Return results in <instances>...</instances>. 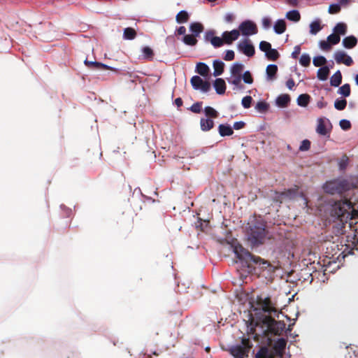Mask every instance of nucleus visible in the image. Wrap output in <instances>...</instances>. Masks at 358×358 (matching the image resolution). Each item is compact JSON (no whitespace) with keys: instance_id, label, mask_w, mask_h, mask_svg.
Segmentation results:
<instances>
[{"instance_id":"obj_23","label":"nucleus","mask_w":358,"mask_h":358,"mask_svg":"<svg viewBox=\"0 0 358 358\" xmlns=\"http://www.w3.org/2000/svg\"><path fill=\"white\" fill-rule=\"evenodd\" d=\"M316 131L317 134L322 136H325L329 133V131L326 127L325 121L322 117L317 120Z\"/></svg>"},{"instance_id":"obj_52","label":"nucleus","mask_w":358,"mask_h":358,"mask_svg":"<svg viewBox=\"0 0 358 358\" xmlns=\"http://www.w3.org/2000/svg\"><path fill=\"white\" fill-rule=\"evenodd\" d=\"M297 189H289L283 192L280 193L282 197L292 198L296 194Z\"/></svg>"},{"instance_id":"obj_35","label":"nucleus","mask_w":358,"mask_h":358,"mask_svg":"<svg viewBox=\"0 0 358 358\" xmlns=\"http://www.w3.org/2000/svg\"><path fill=\"white\" fill-rule=\"evenodd\" d=\"M329 74V68L328 66H322L317 71V78L320 80H326Z\"/></svg>"},{"instance_id":"obj_28","label":"nucleus","mask_w":358,"mask_h":358,"mask_svg":"<svg viewBox=\"0 0 358 358\" xmlns=\"http://www.w3.org/2000/svg\"><path fill=\"white\" fill-rule=\"evenodd\" d=\"M342 82V74L337 71L330 78V84L333 87H338Z\"/></svg>"},{"instance_id":"obj_12","label":"nucleus","mask_w":358,"mask_h":358,"mask_svg":"<svg viewBox=\"0 0 358 358\" xmlns=\"http://www.w3.org/2000/svg\"><path fill=\"white\" fill-rule=\"evenodd\" d=\"M240 36V31L238 29H233L230 31H226L222 33L224 43L227 45L231 44Z\"/></svg>"},{"instance_id":"obj_16","label":"nucleus","mask_w":358,"mask_h":358,"mask_svg":"<svg viewBox=\"0 0 358 358\" xmlns=\"http://www.w3.org/2000/svg\"><path fill=\"white\" fill-rule=\"evenodd\" d=\"M287 341L285 338H278L273 344V350L276 354H282L285 349Z\"/></svg>"},{"instance_id":"obj_62","label":"nucleus","mask_w":358,"mask_h":358,"mask_svg":"<svg viewBox=\"0 0 358 358\" xmlns=\"http://www.w3.org/2000/svg\"><path fill=\"white\" fill-rule=\"evenodd\" d=\"M245 124L244 122L240 121V122H236L234 124L233 128L236 130L241 129L245 127Z\"/></svg>"},{"instance_id":"obj_61","label":"nucleus","mask_w":358,"mask_h":358,"mask_svg":"<svg viewBox=\"0 0 358 358\" xmlns=\"http://www.w3.org/2000/svg\"><path fill=\"white\" fill-rule=\"evenodd\" d=\"M301 52L300 45H296L294 48V51L292 53V57L294 59H297Z\"/></svg>"},{"instance_id":"obj_49","label":"nucleus","mask_w":358,"mask_h":358,"mask_svg":"<svg viewBox=\"0 0 358 358\" xmlns=\"http://www.w3.org/2000/svg\"><path fill=\"white\" fill-rule=\"evenodd\" d=\"M241 78L246 84H252L254 81L252 74L249 71L244 72V73L241 76Z\"/></svg>"},{"instance_id":"obj_32","label":"nucleus","mask_w":358,"mask_h":358,"mask_svg":"<svg viewBox=\"0 0 358 358\" xmlns=\"http://www.w3.org/2000/svg\"><path fill=\"white\" fill-rule=\"evenodd\" d=\"M136 31L134 28L127 27L124 29L123 38L125 40H133L136 37Z\"/></svg>"},{"instance_id":"obj_29","label":"nucleus","mask_w":358,"mask_h":358,"mask_svg":"<svg viewBox=\"0 0 358 358\" xmlns=\"http://www.w3.org/2000/svg\"><path fill=\"white\" fill-rule=\"evenodd\" d=\"M348 27L347 24L344 22H338L334 27V32L338 36L345 35L347 32Z\"/></svg>"},{"instance_id":"obj_40","label":"nucleus","mask_w":358,"mask_h":358,"mask_svg":"<svg viewBox=\"0 0 358 358\" xmlns=\"http://www.w3.org/2000/svg\"><path fill=\"white\" fill-rule=\"evenodd\" d=\"M266 57L271 61H276L279 57V52L275 49L271 48L266 52Z\"/></svg>"},{"instance_id":"obj_59","label":"nucleus","mask_w":358,"mask_h":358,"mask_svg":"<svg viewBox=\"0 0 358 358\" xmlns=\"http://www.w3.org/2000/svg\"><path fill=\"white\" fill-rule=\"evenodd\" d=\"M262 26L264 29H269L271 26V20L268 17H264L262 20Z\"/></svg>"},{"instance_id":"obj_55","label":"nucleus","mask_w":358,"mask_h":358,"mask_svg":"<svg viewBox=\"0 0 358 358\" xmlns=\"http://www.w3.org/2000/svg\"><path fill=\"white\" fill-rule=\"evenodd\" d=\"M310 148V141L309 140H303L299 147L300 151H307Z\"/></svg>"},{"instance_id":"obj_50","label":"nucleus","mask_w":358,"mask_h":358,"mask_svg":"<svg viewBox=\"0 0 358 358\" xmlns=\"http://www.w3.org/2000/svg\"><path fill=\"white\" fill-rule=\"evenodd\" d=\"M341 6L338 3H333L329 6L328 12L330 14H337L341 11Z\"/></svg>"},{"instance_id":"obj_44","label":"nucleus","mask_w":358,"mask_h":358,"mask_svg":"<svg viewBox=\"0 0 358 358\" xmlns=\"http://www.w3.org/2000/svg\"><path fill=\"white\" fill-rule=\"evenodd\" d=\"M347 106V101L345 99H336L334 102V107L338 110H343Z\"/></svg>"},{"instance_id":"obj_46","label":"nucleus","mask_w":358,"mask_h":358,"mask_svg":"<svg viewBox=\"0 0 358 358\" xmlns=\"http://www.w3.org/2000/svg\"><path fill=\"white\" fill-rule=\"evenodd\" d=\"M313 63L315 66H322L327 63V59L323 56H317L313 58Z\"/></svg>"},{"instance_id":"obj_43","label":"nucleus","mask_w":358,"mask_h":358,"mask_svg":"<svg viewBox=\"0 0 358 358\" xmlns=\"http://www.w3.org/2000/svg\"><path fill=\"white\" fill-rule=\"evenodd\" d=\"M204 113L206 116L212 118H216L218 117V112L210 106H206L204 108Z\"/></svg>"},{"instance_id":"obj_39","label":"nucleus","mask_w":358,"mask_h":358,"mask_svg":"<svg viewBox=\"0 0 358 358\" xmlns=\"http://www.w3.org/2000/svg\"><path fill=\"white\" fill-rule=\"evenodd\" d=\"M196 36L193 34L185 35L182 41L186 45H192V46L195 45L197 43V40H196Z\"/></svg>"},{"instance_id":"obj_38","label":"nucleus","mask_w":358,"mask_h":358,"mask_svg":"<svg viewBox=\"0 0 358 358\" xmlns=\"http://www.w3.org/2000/svg\"><path fill=\"white\" fill-rule=\"evenodd\" d=\"M322 29V27L320 24V20H315L313 22H311L310 24V33L313 35H315Z\"/></svg>"},{"instance_id":"obj_25","label":"nucleus","mask_w":358,"mask_h":358,"mask_svg":"<svg viewBox=\"0 0 358 358\" xmlns=\"http://www.w3.org/2000/svg\"><path fill=\"white\" fill-rule=\"evenodd\" d=\"M196 71L202 76H207L209 73L210 69L205 63L199 62L196 66Z\"/></svg>"},{"instance_id":"obj_19","label":"nucleus","mask_w":358,"mask_h":358,"mask_svg":"<svg viewBox=\"0 0 358 358\" xmlns=\"http://www.w3.org/2000/svg\"><path fill=\"white\" fill-rule=\"evenodd\" d=\"M357 39L354 36H349L343 38V45L345 48L351 49L356 46Z\"/></svg>"},{"instance_id":"obj_58","label":"nucleus","mask_w":358,"mask_h":358,"mask_svg":"<svg viewBox=\"0 0 358 358\" xmlns=\"http://www.w3.org/2000/svg\"><path fill=\"white\" fill-rule=\"evenodd\" d=\"M235 54L234 52L231 50H228L226 51V54L224 57V59L225 61H231L234 59Z\"/></svg>"},{"instance_id":"obj_42","label":"nucleus","mask_w":358,"mask_h":358,"mask_svg":"<svg viewBox=\"0 0 358 358\" xmlns=\"http://www.w3.org/2000/svg\"><path fill=\"white\" fill-rule=\"evenodd\" d=\"M241 76L231 75V78L228 79V82L238 88H241Z\"/></svg>"},{"instance_id":"obj_53","label":"nucleus","mask_w":358,"mask_h":358,"mask_svg":"<svg viewBox=\"0 0 358 358\" xmlns=\"http://www.w3.org/2000/svg\"><path fill=\"white\" fill-rule=\"evenodd\" d=\"M271 48V45L267 41H261L259 43V49L264 52H266Z\"/></svg>"},{"instance_id":"obj_20","label":"nucleus","mask_w":358,"mask_h":358,"mask_svg":"<svg viewBox=\"0 0 358 358\" xmlns=\"http://www.w3.org/2000/svg\"><path fill=\"white\" fill-rule=\"evenodd\" d=\"M213 76H219L222 75L224 72V63L220 60H215L213 62Z\"/></svg>"},{"instance_id":"obj_36","label":"nucleus","mask_w":358,"mask_h":358,"mask_svg":"<svg viewBox=\"0 0 358 358\" xmlns=\"http://www.w3.org/2000/svg\"><path fill=\"white\" fill-rule=\"evenodd\" d=\"M143 57L145 59L152 61L154 58V52L152 49L148 46L143 47L142 48Z\"/></svg>"},{"instance_id":"obj_5","label":"nucleus","mask_w":358,"mask_h":358,"mask_svg":"<svg viewBox=\"0 0 358 358\" xmlns=\"http://www.w3.org/2000/svg\"><path fill=\"white\" fill-rule=\"evenodd\" d=\"M349 188L348 182L343 180L341 181H330L324 185V189L327 193L334 194H341Z\"/></svg>"},{"instance_id":"obj_8","label":"nucleus","mask_w":358,"mask_h":358,"mask_svg":"<svg viewBox=\"0 0 358 358\" xmlns=\"http://www.w3.org/2000/svg\"><path fill=\"white\" fill-rule=\"evenodd\" d=\"M237 48L240 52L248 57H252L255 54V48L251 41L248 38H244L237 44Z\"/></svg>"},{"instance_id":"obj_48","label":"nucleus","mask_w":358,"mask_h":358,"mask_svg":"<svg viewBox=\"0 0 358 358\" xmlns=\"http://www.w3.org/2000/svg\"><path fill=\"white\" fill-rule=\"evenodd\" d=\"M301 66L307 67L310 64V57L308 54H303L299 59Z\"/></svg>"},{"instance_id":"obj_9","label":"nucleus","mask_w":358,"mask_h":358,"mask_svg":"<svg viewBox=\"0 0 358 358\" xmlns=\"http://www.w3.org/2000/svg\"><path fill=\"white\" fill-rule=\"evenodd\" d=\"M192 87L196 90H201L203 92H208L210 90L209 81L203 80L198 76H194L190 80Z\"/></svg>"},{"instance_id":"obj_51","label":"nucleus","mask_w":358,"mask_h":358,"mask_svg":"<svg viewBox=\"0 0 358 358\" xmlns=\"http://www.w3.org/2000/svg\"><path fill=\"white\" fill-rule=\"evenodd\" d=\"M202 108V102H196L192 105L190 110L194 113H200Z\"/></svg>"},{"instance_id":"obj_17","label":"nucleus","mask_w":358,"mask_h":358,"mask_svg":"<svg viewBox=\"0 0 358 358\" xmlns=\"http://www.w3.org/2000/svg\"><path fill=\"white\" fill-rule=\"evenodd\" d=\"M215 90L218 94H223L226 91V83L222 78H217L214 82Z\"/></svg>"},{"instance_id":"obj_54","label":"nucleus","mask_w":358,"mask_h":358,"mask_svg":"<svg viewBox=\"0 0 358 358\" xmlns=\"http://www.w3.org/2000/svg\"><path fill=\"white\" fill-rule=\"evenodd\" d=\"M252 98L250 96H246L242 99V105L245 108H249L251 106Z\"/></svg>"},{"instance_id":"obj_37","label":"nucleus","mask_w":358,"mask_h":358,"mask_svg":"<svg viewBox=\"0 0 358 358\" xmlns=\"http://www.w3.org/2000/svg\"><path fill=\"white\" fill-rule=\"evenodd\" d=\"M286 17L293 22H299L301 19L300 13L296 10H292L286 13Z\"/></svg>"},{"instance_id":"obj_15","label":"nucleus","mask_w":358,"mask_h":358,"mask_svg":"<svg viewBox=\"0 0 358 358\" xmlns=\"http://www.w3.org/2000/svg\"><path fill=\"white\" fill-rule=\"evenodd\" d=\"M351 242V244L347 245V248L345 250L344 252L346 251V250L349 248H350V250L347 252L348 255H354V250H358V231L357 229L355 230V232H354L353 236L352 237V240L350 241Z\"/></svg>"},{"instance_id":"obj_13","label":"nucleus","mask_w":358,"mask_h":358,"mask_svg":"<svg viewBox=\"0 0 358 358\" xmlns=\"http://www.w3.org/2000/svg\"><path fill=\"white\" fill-rule=\"evenodd\" d=\"M85 64L87 67L93 69L115 71L113 67L98 62H90L86 59L85 61Z\"/></svg>"},{"instance_id":"obj_41","label":"nucleus","mask_w":358,"mask_h":358,"mask_svg":"<svg viewBox=\"0 0 358 358\" xmlns=\"http://www.w3.org/2000/svg\"><path fill=\"white\" fill-rule=\"evenodd\" d=\"M268 108L269 105L263 101H259L255 106L256 110L262 113H266L268 110Z\"/></svg>"},{"instance_id":"obj_57","label":"nucleus","mask_w":358,"mask_h":358,"mask_svg":"<svg viewBox=\"0 0 358 358\" xmlns=\"http://www.w3.org/2000/svg\"><path fill=\"white\" fill-rule=\"evenodd\" d=\"M320 48L323 50H325V51H328V50H329L331 48V45L328 41V40H327V41H321L320 42Z\"/></svg>"},{"instance_id":"obj_27","label":"nucleus","mask_w":358,"mask_h":358,"mask_svg":"<svg viewBox=\"0 0 358 358\" xmlns=\"http://www.w3.org/2000/svg\"><path fill=\"white\" fill-rule=\"evenodd\" d=\"M189 29L193 35L199 36L203 31V26L199 22H192L189 25Z\"/></svg>"},{"instance_id":"obj_4","label":"nucleus","mask_w":358,"mask_h":358,"mask_svg":"<svg viewBox=\"0 0 358 358\" xmlns=\"http://www.w3.org/2000/svg\"><path fill=\"white\" fill-rule=\"evenodd\" d=\"M262 323L267 327V331L274 335H280L285 328L284 322L276 321L271 315L265 316Z\"/></svg>"},{"instance_id":"obj_22","label":"nucleus","mask_w":358,"mask_h":358,"mask_svg":"<svg viewBox=\"0 0 358 358\" xmlns=\"http://www.w3.org/2000/svg\"><path fill=\"white\" fill-rule=\"evenodd\" d=\"M218 131L221 136H231L234 134L232 127L229 124H220Z\"/></svg>"},{"instance_id":"obj_3","label":"nucleus","mask_w":358,"mask_h":358,"mask_svg":"<svg viewBox=\"0 0 358 358\" xmlns=\"http://www.w3.org/2000/svg\"><path fill=\"white\" fill-rule=\"evenodd\" d=\"M354 212L355 210L352 202L347 199L334 201L330 209L331 216L336 217L342 222H346L348 219L352 220Z\"/></svg>"},{"instance_id":"obj_6","label":"nucleus","mask_w":358,"mask_h":358,"mask_svg":"<svg viewBox=\"0 0 358 358\" xmlns=\"http://www.w3.org/2000/svg\"><path fill=\"white\" fill-rule=\"evenodd\" d=\"M252 347V344L250 338H243L241 345H238L231 349V354L234 357L248 356V353Z\"/></svg>"},{"instance_id":"obj_21","label":"nucleus","mask_w":358,"mask_h":358,"mask_svg":"<svg viewBox=\"0 0 358 358\" xmlns=\"http://www.w3.org/2000/svg\"><path fill=\"white\" fill-rule=\"evenodd\" d=\"M201 129L203 131H208L213 128L214 122L209 118H201L200 120Z\"/></svg>"},{"instance_id":"obj_47","label":"nucleus","mask_w":358,"mask_h":358,"mask_svg":"<svg viewBox=\"0 0 358 358\" xmlns=\"http://www.w3.org/2000/svg\"><path fill=\"white\" fill-rule=\"evenodd\" d=\"M327 40L331 45H336L340 42L341 37L334 32L333 34L328 36Z\"/></svg>"},{"instance_id":"obj_45","label":"nucleus","mask_w":358,"mask_h":358,"mask_svg":"<svg viewBox=\"0 0 358 358\" xmlns=\"http://www.w3.org/2000/svg\"><path fill=\"white\" fill-rule=\"evenodd\" d=\"M338 93L347 97L350 95V85L349 84H344L338 90Z\"/></svg>"},{"instance_id":"obj_64","label":"nucleus","mask_w":358,"mask_h":358,"mask_svg":"<svg viewBox=\"0 0 358 358\" xmlns=\"http://www.w3.org/2000/svg\"><path fill=\"white\" fill-rule=\"evenodd\" d=\"M286 85H287V87L289 90H292V88H293V87H294V86L295 85L294 80L292 78L289 79V80L286 82Z\"/></svg>"},{"instance_id":"obj_31","label":"nucleus","mask_w":358,"mask_h":358,"mask_svg":"<svg viewBox=\"0 0 358 358\" xmlns=\"http://www.w3.org/2000/svg\"><path fill=\"white\" fill-rule=\"evenodd\" d=\"M189 19V15L186 10L180 11L176 16V20L178 24L187 22Z\"/></svg>"},{"instance_id":"obj_18","label":"nucleus","mask_w":358,"mask_h":358,"mask_svg":"<svg viewBox=\"0 0 358 358\" xmlns=\"http://www.w3.org/2000/svg\"><path fill=\"white\" fill-rule=\"evenodd\" d=\"M290 102V96L287 94H280L276 99V104L280 108H285Z\"/></svg>"},{"instance_id":"obj_10","label":"nucleus","mask_w":358,"mask_h":358,"mask_svg":"<svg viewBox=\"0 0 358 358\" xmlns=\"http://www.w3.org/2000/svg\"><path fill=\"white\" fill-rule=\"evenodd\" d=\"M257 305L264 312L267 313L268 314L278 313L277 309L273 306L269 297H259L257 299Z\"/></svg>"},{"instance_id":"obj_60","label":"nucleus","mask_w":358,"mask_h":358,"mask_svg":"<svg viewBox=\"0 0 358 358\" xmlns=\"http://www.w3.org/2000/svg\"><path fill=\"white\" fill-rule=\"evenodd\" d=\"M348 158L346 155H344L339 162V167L341 169H345L348 165Z\"/></svg>"},{"instance_id":"obj_1","label":"nucleus","mask_w":358,"mask_h":358,"mask_svg":"<svg viewBox=\"0 0 358 358\" xmlns=\"http://www.w3.org/2000/svg\"><path fill=\"white\" fill-rule=\"evenodd\" d=\"M233 251L243 266L247 267L248 273L254 269L252 264L259 265L262 269H266L271 266L269 262L252 255L239 243L233 245Z\"/></svg>"},{"instance_id":"obj_63","label":"nucleus","mask_w":358,"mask_h":358,"mask_svg":"<svg viewBox=\"0 0 358 358\" xmlns=\"http://www.w3.org/2000/svg\"><path fill=\"white\" fill-rule=\"evenodd\" d=\"M224 20L227 22H232L234 20V15L231 13H227L224 17Z\"/></svg>"},{"instance_id":"obj_34","label":"nucleus","mask_w":358,"mask_h":358,"mask_svg":"<svg viewBox=\"0 0 358 358\" xmlns=\"http://www.w3.org/2000/svg\"><path fill=\"white\" fill-rule=\"evenodd\" d=\"M310 96L308 94H300L297 98V103L300 106L306 107L310 102Z\"/></svg>"},{"instance_id":"obj_11","label":"nucleus","mask_w":358,"mask_h":358,"mask_svg":"<svg viewBox=\"0 0 358 358\" xmlns=\"http://www.w3.org/2000/svg\"><path fill=\"white\" fill-rule=\"evenodd\" d=\"M334 59L337 64H344L348 66H350L353 64L351 57L348 55L345 52L338 50L334 53Z\"/></svg>"},{"instance_id":"obj_56","label":"nucleus","mask_w":358,"mask_h":358,"mask_svg":"<svg viewBox=\"0 0 358 358\" xmlns=\"http://www.w3.org/2000/svg\"><path fill=\"white\" fill-rule=\"evenodd\" d=\"M340 127L343 130H349L351 128V123L348 120H341L339 122Z\"/></svg>"},{"instance_id":"obj_30","label":"nucleus","mask_w":358,"mask_h":358,"mask_svg":"<svg viewBox=\"0 0 358 358\" xmlns=\"http://www.w3.org/2000/svg\"><path fill=\"white\" fill-rule=\"evenodd\" d=\"M243 69L244 66L242 64L235 63L230 69L231 75L241 76Z\"/></svg>"},{"instance_id":"obj_7","label":"nucleus","mask_w":358,"mask_h":358,"mask_svg":"<svg viewBox=\"0 0 358 358\" xmlns=\"http://www.w3.org/2000/svg\"><path fill=\"white\" fill-rule=\"evenodd\" d=\"M238 31H240V35L250 36L258 33V27L255 22L246 20L239 24Z\"/></svg>"},{"instance_id":"obj_26","label":"nucleus","mask_w":358,"mask_h":358,"mask_svg":"<svg viewBox=\"0 0 358 358\" xmlns=\"http://www.w3.org/2000/svg\"><path fill=\"white\" fill-rule=\"evenodd\" d=\"M277 72L278 66L275 64H269L267 66L266 73L268 80H274L275 78Z\"/></svg>"},{"instance_id":"obj_14","label":"nucleus","mask_w":358,"mask_h":358,"mask_svg":"<svg viewBox=\"0 0 358 358\" xmlns=\"http://www.w3.org/2000/svg\"><path fill=\"white\" fill-rule=\"evenodd\" d=\"M206 39L210 41V43L213 45L214 48H220L224 45V38L219 36H214L213 33L208 32L206 34Z\"/></svg>"},{"instance_id":"obj_24","label":"nucleus","mask_w":358,"mask_h":358,"mask_svg":"<svg viewBox=\"0 0 358 358\" xmlns=\"http://www.w3.org/2000/svg\"><path fill=\"white\" fill-rule=\"evenodd\" d=\"M286 22L284 20H278L273 27L274 31L277 34H282L286 30Z\"/></svg>"},{"instance_id":"obj_33","label":"nucleus","mask_w":358,"mask_h":358,"mask_svg":"<svg viewBox=\"0 0 358 358\" xmlns=\"http://www.w3.org/2000/svg\"><path fill=\"white\" fill-rule=\"evenodd\" d=\"M255 358H273L267 347H261L255 355Z\"/></svg>"},{"instance_id":"obj_2","label":"nucleus","mask_w":358,"mask_h":358,"mask_svg":"<svg viewBox=\"0 0 358 358\" xmlns=\"http://www.w3.org/2000/svg\"><path fill=\"white\" fill-rule=\"evenodd\" d=\"M268 236L266 222L261 217L255 218L250 224L248 240L252 246L263 244Z\"/></svg>"}]
</instances>
